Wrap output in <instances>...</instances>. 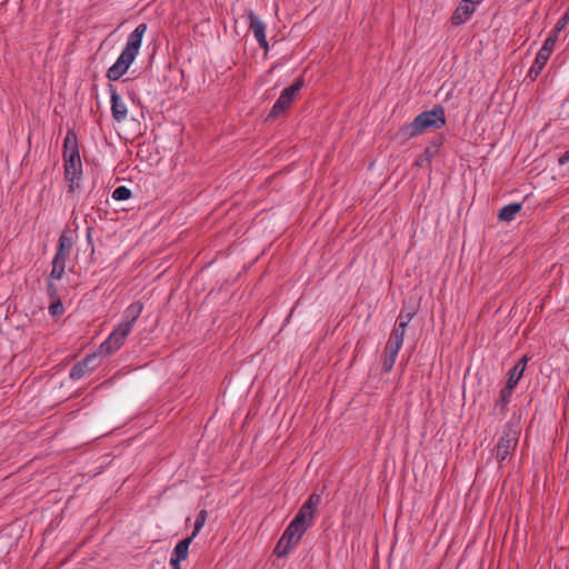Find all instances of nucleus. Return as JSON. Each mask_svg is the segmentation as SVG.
I'll list each match as a JSON object with an SVG mask.
<instances>
[{"instance_id":"412c9836","label":"nucleus","mask_w":569,"mask_h":569,"mask_svg":"<svg viewBox=\"0 0 569 569\" xmlns=\"http://www.w3.org/2000/svg\"><path fill=\"white\" fill-rule=\"evenodd\" d=\"M513 390L509 387L505 386L499 393V398L495 403V408H499L500 411L503 413L507 406L509 405L511 397H512Z\"/></svg>"},{"instance_id":"9d476101","label":"nucleus","mask_w":569,"mask_h":569,"mask_svg":"<svg viewBox=\"0 0 569 569\" xmlns=\"http://www.w3.org/2000/svg\"><path fill=\"white\" fill-rule=\"evenodd\" d=\"M248 20H249V28L252 31L257 42L259 46L268 50V41H267V34H266V23L253 12H248Z\"/></svg>"},{"instance_id":"f704fd0d","label":"nucleus","mask_w":569,"mask_h":569,"mask_svg":"<svg viewBox=\"0 0 569 569\" xmlns=\"http://www.w3.org/2000/svg\"><path fill=\"white\" fill-rule=\"evenodd\" d=\"M561 31H556V27L551 30L550 34L547 38H553L555 41H558L559 33Z\"/></svg>"},{"instance_id":"b1692460","label":"nucleus","mask_w":569,"mask_h":569,"mask_svg":"<svg viewBox=\"0 0 569 569\" xmlns=\"http://www.w3.org/2000/svg\"><path fill=\"white\" fill-rule=\"evenodd\" d=\"M57 279L47 278V295L49 299H58L60 297V288L56 283Z\"/></svg>"},{"instance_id":"0eeeda50","label":"nucleus","mask_w":569,"mask_h":569,"mask_svg":"<svg viewBox=\"0 0 569 569\" xmlns=\"http://www.w3.org/2000/svg\"><path fill=\"white\" fill-rule=\"evenodd\" d=\"M128 332L120 327H116L109 337L100 345L99 355L110 356L119 350L124 343Z\"/></svg>"},{"instance_id":"bb28decb","label":"nucleus","mask_w":569,"mask_h":569,"mask_svg":"<svg viewBox=\"0 0 569 569\" xmlns=\"http://www.w3.org/2000/svg\"><path fill=\"white\" fill-rule=\"evenodd\" d=\"M397 360V356L386 353V357L382 361V372L388 373L392 370L395 362Z\"/></svg>"},{"instance_id":"4468645a","label":"nucleus","mask_w":569,"mask_h":569,"mask_svg":"<svg viewBox=\"0 0 569 569\" xmlns=\"http://www.w3.org/2000/svg\"><path fill=\"white\" fill-rule=\"evenodd\" d=\"M473 12V6H470L461 1V3L453 11L450 21L453 26H460L465 23Z\"/></svg>"},{"instance_id":"1a4fd4ad","label":"nucleus","mask_w":569,"mask_h":569,"mask_svg":"<svg viewBox=\"0 0 569 569\" xmlns=\"http://www.w3.org/2000/svg\"><path fill=\"white\" fill-rule=\"evenodd\" d=\"M446 138L442 133H438L429 142L425 151L416 159L415 166L423 168L429 166L432 159L439 153L440 148L443 146Z\"/></svg>"},{"instance_id":"c9c22d12","label":"nucleus","mask_w":569,"mask_h":569,"mask_svg":"<svg viewBox=\"0 0 569 569\" xmlns=\"http://www.w3.org/2000/svg\"><path fill=\"white\" fill-rule=\"evenodd\" d=\"M462 2L473 6L475 3L479 2V0H462Z\"/></svg>"},{"instance_id":"5701e85b","label":"nucleus","mask_w":569,"mask_h":569,"mask_svg":"<svg viewBox=\"0 0 569 569\" xmlns=\"http://www.w3.org/2000/svg\"><path fill=\"white\" fill-rule=\"evenodd\" d=\"M207 518H208L207 510H201L196 518L193 531L189 537H192V539H194L198 536L200 530L203 528V526L207 521Z\"/></svg>"},{"instance_id":"72a5a7b5","label":"nucleus","mask_w":569,"mask_h":569,"mask_svg":"<svg viewBox=\"0 0 569 569\" xmlns=\"http://www.w3.org/2000/svg\"><path fill=\"white\" fill-rule=\"evenodd\" d=\"M180 560L170 557V566L172 567V569H180Z\"/></svg>"},{"instance_id":"4be33fe9","label":"nucleus","mask_w":569,"mask_h":569,"mask_svg":"<svg viewBox=\"0 0 569 569\" xmlns=\"http://www.w3.org/2000/svg\"><path fill=\"white\" fill-rule=\"evenodd\" d=\"M403 343V340L397 336L389 338L387 345H386V353L393 355L398 357L399 350L401 349V346Z\"/></svg>"},{"instance_id":"ddd939ff","label":"nucleus","mask_w":569,"mask_h":569,"mask_svg":"<svg viewBox=\"0 0 569 569\" xmlns=\"http://www.w3.org/2000/svg\"><path fill=\"white\" fill-rule=\"evenodd\" d=\"M531 359L530 356L523 355L516 365L508 371L506 386L515 390L520 379L523 377V372L527 368L528 361Z\"/></svg>"},{"instance_id":"e433bc0d","label":"nucleus","mask_w":569,"mask_h":569,"mask_svg":"<svg viewBox=\"0 0 569 569\" xmlns=\"http://www.w3.org/2000/svg\"><path fill=\"white\" fill-rule=\"evenodd\" d=\"M87 239H88V241H91V230L90 229H88V231H87Z\"/></svg>"},{"instance_id":"6ab92c4d","label":"nucleus","mask_w":569,"mask_h":569,"mask_svg":"<svg viewBox=\"0 0 569 569\" xmlns=\"http://www.w3.org/2000/svg\"><path fill=\"white\" fill-rule=\"evenodd\" d=\"M313 513L315 509H311L309 505L305 502L292 520L297 523L303 525V527L308 529L310 521L313 518Z\"/></svg>"},{"instance_id":"dca6fc26","label":"nucleus","mask_w":569,"mask_h":569,"mask_svg":"<svg viewBox=\"0 0 569 569\" xmlns=\"http://www.w3.org/2000/svg\"><path fill=\"white\" fill-rule=\"evenodd\" d=\"M521 208H522L521 202H512V203L506 204L499 210L498 219L500 221L510 222L516 218L517 213L520 212Z\"/></svg>"},{"instance_id":"f3484780","label":"nucleus","mask_w":569,"mask_h":569,"mask_svg":"<svg viewBox=\"0 0 569 569\" xmlns=\"http://www.w3.org/2000/svg\"><path fill=\"white\" fill-rule=\"evenodd\" d=\"M192 541H193L192 537H187V538L180 540L173 548V550L171 552V558H174L180 561L186 560L188 557V553H189V547Z\"/></svg>"},{"instance_id":"473e14b6","label":"nucleus","mask_w":569,"mask_h":569,"mask_svg":"<svg viewBox=\"0 0 569 569\" xmlns=\"http://www.w3.org/2000/svg\"><path fill=\"white\" fill-rule=\"evenodd\" d=\"M569 162V150H567L563 154L560 156V158L558 159V163L560 166L562 164H566Z\"/></svg>"},{"instance_id":"f03ea898","label":"nucleus","mask_w":569,"mask_h":569,"mask_svg":"<svg viewBox=\"0 0 569 569\" xmlns=\"http://www.w3.org/2000/svg\"><path fill=\"white\" fill-rule=\"evenodd\" d=\"M447 123L446 110L441 104H435L432 109L420 112L410 123L399 128L398 136L403 140H410L426 131L439 130Z\"/></svg>"},{"instance_id":"7c9ffc66","label":"nucleus","mask_w":569,"mask_h":569,"mask_svg":"<svg viewBox=\"0 0 569 569\" xmlns=\"http://www.w3.org/2000/svg\"><path fill=\"white\" fill-rule=\"evenodd\" d=\"M320 500H321V498H320V496H319V495H317V493H312V495L308 498V500L306 501V503H307V505H309V507H310L311 509H316V507L319 505Z\"/></svg>"},{"instance_id":"aec40b11","label":"nucleus","mask_w":569,"mask_h":569,"mask_svg":"<svg viewBox=\"0 0 569 569\" xmlns=\"http://www.w3.org/2000/svg\"><path fill=\"white\" fill-rule=\"evenodd\" d=\"M66 261L64 259L54 258L52 259V270L49 273V278L61 280L66 273Z\"/></svg>"},{"instance_id":"7ed1b4c3","label":"nucleus","mask_w":569,"mask_h":569,"mask_svg":"<svg viewBox=\"0 0 569 569\" xmlns=\"http://www.w3.org/2000/svg\"><path fill=\"white\" fill-rule=\"evenodd\" d=\"M64 178L69 182L68 192L73 193L81 187L82 162L77 133L69 129L63 141Z\"/></svg>"},{"instance_id":"c756f323","label":"nucleus","mask_w":569,"mask_h":569,"mask_svg":"<svg viewBox=\"0 0 569 569\" xmlns=\"http://www.w3.org/2000/svg\"><path fill=\"white\" fill-rule=\"evenodd\" d=\"M407 327H408V326H407V325H405V322H398V321H397V322H396V326H395V328H393V330H392V332H391V335H390V336H391V337H396V338H397V336H398L399 338H401V340H403V337H405V332H406Z\"/></svg>"},{"instance_id":"2eb2a0df","label":"nucleus","mask_w":569,"mask_h":569,"mask_svg":"<svg viewBox=\"0 0 569 569\" xmlns=\"http://www.w3.org/2000/svg\"><path fill=\"white\" fill-rule=\"evenodd\" d=\"M549 59V56L538 51L536 59L527 73V78H529L531 81H535L543 70Z\"/></svg>"},{"instance_id":"6e6552de","label":"nucleus","mask_w":569,"mask_h":569,"mask_svg":"<svg viewBox=\"0 0 569 569\" xmlns=\"http://www.w3.org/2000/svg\"><path fill=\"white\" fill-rule=\"evenodd\" d=\"M99 365L100 361L97 353L88 355L71 368L69 377L74 381L80 380L90 375Z\"/></svg>"},{"instance_id":"cd10ccee","label":"nucleus","mask_w":569,"mask_h":569,"mask_svg":"<svg viewBox=\"0 0 569 569\" xmlns=\"http://www.w3.org/2000/svg\"><path fill=\"white\" fill-rule=\"evenodd\" d=\"M556 43L557 41H555L553 38H547L539 51L550 57Z\"/></svg>"},{"instance_id":"a211bd4d","label":"nucleus","mask_w":569,"mask_h":569,"mask_svg":"<svg viewBox=\"0 0 569 569\" xmlns=\"http://www.w3.org/2000/svg\"><path fill=\"white\" fill-rule=\"evenodd\" d=\"M72 249V239L61 234L59 238L58 248L54 254V258L64 259L69 257Z\"/></svg>"},{"instance_id":"423d86ee","label":"nucleus","mask_w":569,"mask_h":569,"mask_svg":"<svg viewBox=\"0 0 569 569\" xmlns=\"http://www.w3.org/2000/svg\"><path fill=\"white\" fill-rule=\"evenodd\" d=\"M303 79L302 78H299L297 79L292 84H290L289 87L284 88L279 98L277 99V101L273 103L272 106V109L269 113V118H276L278 117L280 113H282L283 111H286L292 100L295 99V97L298 94V92L301 90V88L303 87Z\"/></svg>"},{"instance_id":"2f4dec72","label":"nucleus","mask_w":569,"mask_h":569,"mask_svg":"<svg viewBox=\"0 0 569 569\" xmlns=\"http://www.w3.org/2000/svg\"><path fill=\"white\" fill-rule=\"evenodd\" d=\"M569 22V14H563L557 22L556 31H562Z\"/></svg>"},{"instance_id":"20e7f679","label":"nucleus","mask_w":569,"mask_h":569,"mask_svg":"<svg viewBox=\"0 0 569 569\" xmlns=\"http://www.w3.org/2000/svg\"><path fill=\"white\" fill-rule=\"evenodd\" d=\"M521 433V415L513 412L510 420L503 426L501 437L495 447L496 459L499 462V469L503 461L511 457L516 451Z\"/></svg>"},{"instance_id":"c85d7f7f","label":"nucleus","mask_w":569,"mask_h":569,"mask_svg":"<svg viewBox=\"0 0 569 569\" xmlns=\"http://www.w3.org/2000/svg\"><path fill=\"white\" fill-rule=\"evenodd\" d=\"M415 315H416V311H415V310H412V311H406V309H405V308H402V309L400 310V313H399V316H398L397 321H398V322H405V325H407V326H408V325H409V322L411 321V319L415 317Z\"/></svg>"},{"instance_id":"39448f33","label":"nucleus","mask_w":569,"mask_h":569,"mask_svg":"<svg viewBox=\"0 0 569 569\" xmlns=\"http://www.w3.org/2000/svg\"><path fill=\"white\" fill-rule=\"evenodd\" d=\"M306 530L303 525L291 520L274 547V555L278 558L286 557L299 543Z\"/></svg>"},{"instance_id":"393cba45","label":"nucleus","mask_w":569,"mask_h":569,"mask_svg":"<svg viewBox=\"0 0 569 569\" xmlns=\"http://www.w3.org/2000/svg\"><path fill=\"white\" fill-rule=\"evenodd\" d=\"M131 190L126 186L117 187L112 192V198L117 201L128 200L131 197Z\"/></svg>"},{"instance_id":"f8f14e48","label":"nucleus","mask_w":569,"mask_h":569,"mask_svg":"<svg viewBox=\"0 0 569 569\" xmlns=\"http://www.w3.org/2000/svg\"><path fill=\"white\" fill-rule=\"evenodd\" d=\"M110 101H111V113L116 121L121 122L128 116L127 104L121 100L120 94L117 92L112 84H109Z\"/></svg>"},{"instance_id":"f257e3e1","label":"nucleus","mask_w":569,"mask_h":569,"mask_svg":"<svg viewBox=\"0 0 569 569\" xmlns=\"http://www.w3.org/2000/svg\"><path fill=\"white\" fill-rule=\"evenodd\" d=\"M148 27L146 23H140L132 32L129 33L127 43L120 56L116 62L107 70L106 76L110 81H118L127 73L130 66L139 54L142 39Z\"/></svg>"},{"instance_id":"a878e982","label":"nucleus","mask_w":569,"mask_h":569,"mask_svg":"<svg viewBox=\"0 0 569 569\" xmlns=\"http://www.w3.org/2000/svg\"><path fill=\"white\" fill-rule=\"evenodd\" d=\"M49 313L53 317L61 316L64 312V307L61 302V298L50 299Z\"/></svg>"},{"instance_id":"9b49d317","label":"nucleus","mask_w":569,"mask_h":569,"mask_svg":"<svg viewBox=\"0 0 569 569\" xmlns=\"http://www.w3.org/2000/svg\"><path fill=\"white\" fill-rule=\"evenodd\" d=\"M143 310V303L140 301H133L130 303L122 315V322L118 325V327L122 328L128 333L131 332L136 321L140 317Z\"/></svg>"}]
</instances>
